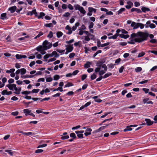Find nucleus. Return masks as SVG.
I'll return each instance as SVG.
<instances>
[{"label": "nucleus", "instance_id": "f257e3e1", "mask_svg": "<svg viewBox=\"0 0 157 157\" xmlns=\"http://www.w3.org/2000/svg\"><path fill=\"white\" fill-rule=\"evenodd\" d=\"M149 33L146 32H139L137 33H133L131 35V38H134L135 37H140V38L135 39V42L141 43L147 40Z\"/></svg>", "mask_w": 157, "mask_h": 157}, {"label": "nucleus", "instance_id": "f03ea898", "mask_svg": "<svg viewBox=\"0 0 157 157\" xmlns=\"http://www.w3.org/2000/svg\"><path fill=\"white\" fill-rule=\"evenodd\" d=\"M48 44V41L47 40H45L43 43V45H44V48L43 49L41 52H40V53L42 54H44L46 53V52L45 50H46L47 49L50 48L52 47L51 44H49V46H47L46 44Z\"/></svg>", "mask_w": 157, "mask_h": 157}, {"label": "nucleus", "instance_id": "7ed1b4c3", "mask_svg": "<svg viewBox=\"0 0 157 157\" xmlns=\"http://www.w3.org/2000/svg\"><path fill=\"white\" fill-rule=\"evenodd\" d=\"M74 7L76 10H78L81 13L84 14L86 13V12L84 10L82 6H80L79 5H75Z\"/></svg>", "mask_w": 157, "mask_h": 157}, {"label": "nucleus", "instance_id": "20e7f679", "mask_svg": "<svg viewBox=\"0 0 157 157\" xmlns=\"http://www.w3.org/2000/svg\"><path fill=\"white\" fill-rule=\"evenodd\" d=\"M31 110L28 109H25L23 110V113L25 114L26 116L28 115H31L33 117H35V115L33 113H31Z\"/></svg>", "mask_w": 157, "mask_h": 157}, {"label": "nucleus", "instance_id": "39448f33", "mask_svg": "<svg viewBox=\"0 0 157 157\" xmlns=\"http://www.w3.org/2000/svg\"><path fill=\"white\" fill-rule=\"evenodd\" d=\"M6 87H8L10 90H13L16 89V85L15 84H8L6 85Z\"/></svg>", "mask_w": 157, "mask_h": 157}, {"label": "nucleus", "instance_id": "423d86ee", "mask_svg": "<svg viewBox=\"0 0 157 157\" xmlns=\"http://www.w3.org/2000/svg\"><path fill=\"white\" fill-rule=\"evenodd\" d=\"M92 131V129L91 128H87L85 130V132L84 133L85 135L87 136L88 135L91 134V132Z\"/></svg>", "mask_w": 157, "mask_h": 157}, {"label": "nucleus", "instance_id": "0eeeda50", "mask_svg": "<svg viewBox=\"0 0 157 157\" xmlns=\"http://www.w3.org/2000/svg\"><path fill=\"white\" fill-rule=\"evenodd\" d=\"M33 14H34L35 17H37V13L36 12V10H33L32 11H29L27 13V15H30L32 16Z\"/></svg>", "mask_w": 157, "mask_h": 157}, {"label": "nucleus", "instance_id": "6e6552de", "mask_svg": "<svg viewBox=\"0 0 157 157\" xmlns=\"http://www.w3.org/2000/svg\"><path fill=\"white\" fill-rule=\"evenodd\" d=\"M131 26L133 27V29H136L139 27L138 23H136L133 21L132 22Z\"/></svg>", "mask_w": 157, "mask_h": 157}, {"label": "nucleus", "instance_id": "1a4fd4ad", "mask_svg": "<svg viewBox=\"0 0 157 157\" xmlns=\"http://www.w3.org/2000/svg\"><path fill=\"white\" fill-rule=\"evenodd\" d=\"M12 92L11 91H7L6 90H4L3 91H2L1 92V93L2 95H9L12 94Z\"/></svg>", "mask_w": 157, "mask_h": 157}, {"label": "nucleus", "instance_id": "9d476101", "mask_svg": "<svg viewBox=\"0 0 157 157\" xmlns=\"http://www.w3.org/2000/svg\"><path fill=\"white\" fill-rule=\"evenodd\" d=\"M145 121L146 122L147 125L148 126L151 125L154 123L153 121H151V120L149 119H146Z\"/></svg>", "mask_w": 157, "mask_h": 157}, {"label": "nucleus", "instance_id": "9b49d317", "mask_svg": "<svg viewBox=\"0 0 157 157\" xmlns=\"http://www.w3.org/2000/svg\"><path fill=\"white\" fill-rule=\"evenodd\" d=\"M66 29L68 30V32L67 34H70L72 33V30H71V28L70 27L69 25H67L65 28Z\"/></svg>", "mask_w": 157, "mask_h": 157}, {"label": "nucleus", "instance_id": "f8f14e48", "mask_svg": "<svg viewBox=\"0 0 157 157\" xmlns=\"http://www.w3.org/2000/svg\"><path fill=\"white\" fill-rule=\"evenodd\" d=\"M131 12L136 11L138 13H141L142 12V11L140 9L136 8H132L131 9Z\"/></svg>", "mask_w": 157, "mask_h": 157}, {"label": "nucleus", "instance_id": "ddd939ff", "mask_svg": "<svg viewBox=\"0 0 157 157\" xmlns=\"http://www.w3.org/2000/svg\"><path fill=\"white\" fill-rule=\"evenodd\" d=\"M2 84H1V88L2 87L5 86V83L7 81V79L6 78L4 77L2 79Z\"/></svg>", "mask_w": 157, "mask_h": 157}, {"label": "nucleus", "instance_id": "4468645a", "mask_svg": "<svg viewBox=\"0 0 157 157\" xmlns=\"http://www.w3.org/2000/svg\"><path fill=\"white\" fill-rule=\"evenodd\" d=\"M77 131H75V133L77 134V136L78 138L82 139L83 138V135L79 132H77Z\"/></svg>", "mask_w": 157, "mask_h": 157}, {"label": "nucleus", "instance_id": "2eb2a0df", "mask_svg": "<svg viewBox=\"0 0 157 157\" xmlns=\"http://www.w3.org/2000/svg\"><path fill=\"white\" fill-rule=\"evenodd\" d=\"M16 8V7L15 6H14L9 8V10L11 13H13L15 11Z\"/></svg>", "mask_w": 157, "mask_h": 157}, {"label": "nucleus", "instance_id": "dca6fc26", "mask_svg": "<svg viewBox=\"0 0 157 157\" xmlns=\"http://www.w3.org/2000/svg\"><path fill=\"white\" fill-rule=\"evenodd\" d=\"M43 46H40L36 48V50H37L38 51L40 52L44 48V45H43Z\"/></svg>", "mask_w": 157, "mask_h": 157}, {"label": "nucleus", "instance_id": "f3484780", "mask_svg": "<svg viewBox=\"0 0 157 157\" xmlns=\"http://www.w3.org/2000/svg\"><path fill=\"white\" fill-rule=\"evenodd\" d=\"M73 48L72 45H69L66 49V50L68 51L69 52H71L72 51Z\"/></svg>", "mask_w": 157, "mask_h": 157}, {"label": "nucleus", "instance_id": "a211bd4d", "mask_svg": "<svg viewBox=\"0 0 157 157\" xmlns=\"http://www.w3.org/2000/svg\"><path fill=\"white\" fill-rule=\"evenodd\" d=\"M34 76V75H21V78H33Z\"/></svg>", "mask_w": 157, "mask_h": 157}, {"label": "nucleus", "instance_id": "6ab92c4d", "mask_svg": "<svg viewBox=\"0 0 157 157\" xmlns=\"http://www.w3.org/2000/svg\"><path fill=\"white\" fill-rule=\"evenodd\" d=\"M21 88L20 87L18 88H17V87H16V89H15V90L16 92H14V93L17 94H20V91L21 90Z\"/></svg>", "mask_w": 157, "mask_h": 157}, {"label": "nucleus", "instance_id": "aec40b11", "mask_svg": "<svg viewBox=\"0 0 157 157\" xmlns=\"http://www.w3.org/2000/svg\"><path fill=\"white\" fill-rule=\"evenodd\" d=\"M6 13H3L1 15V19L2 20H4L5 19H7L6 17Z\"/></svg>", "mask_w": 157, "mask_h": 157}, {"label": "nucleus", "instance_id": "412c9836", "mask_svg": "<svg viewBox=\"0 0 157 157\" xmlns=\"http://www.w3.org/2000/svg\"><path fill=\"white\" fill-rule=\"evenodd\" d=\"M141 10L144 13H145L146 11H148L150 10L149 8L145 7H142L141 8Z\"/></svg>", "mask_w": 157, "mask_h": 157}, {"label": "nucleus", "instance_id": "4be33fe9", "mask_svg": "<svg viewBox=\"0 0 157 157\" xmlns=\"http://www.w3.org/2000/svg\"><path fill=\"white\" fill-rule=\"evenodd\" d=\"M132 130V128H131L130 126H128L126 127V128L124 130V131L126 132L127 131H130Z\"/></svg>", "mask_w": 157, "mask_h": 157}, {"label": "nucleus", "instance_id": "5701e85b", "mask_svg": "<svg viewBox=\"0 0 157 157\" xmlns=\"http://www.w3.org/2000/svg\"><path fill=\"white\" fill-rule=\"evenodd\" d=\"M88 9L89 12H92L93 11L94 13H95L96 11V9L92 7H89Z\"/></svg>", "mask_w": 157, "mask_h": 157}, {"label": "nucleus", "instance_id": "b1692460", "mask_svg": "<svg viewBox=\"0 0 157 157\" xmlns=\"http://www.w3.org/2000/svg\"><path fill=\"white\" fill-rule=\"evenodd\" d=\"M21 70L20 71V73L21 74V75H23L25 74L26 71V70L25 68H21L20 69Z\"/></svg>", "mask_w": 157, "mask_h": 157}, {"label": "nucleus", "instance_id": "393cba45", "mask_svg": "<svg viewBox=\"0 0 157 157\" xmlns=\"http://www.w3.org/2000/svg\"><path fill=\"white\" fill-rule=\"evenodd\" d=\"M91 63L89 62H87L86 63L84 64V67L85 68H87L90 67V65Z\"/></svg>", "mask_w": 157, "mask_h": 157}, {"label": "nucleus", "instance_id": "a878e982", "mask_svg": "<svg viewBox=\"0 0 157 157\" xmlns=\"http://www.w3.org/2000/svg\"><path fill=\"white\" fill-rule=\"evenodd\" d=\"M129 35H128L127 34L126 35H124L123 34H121L120 35V37L122 38H124V39H127L129 37Z\"/></svg>", "mask_w": 157, "mask_h": 157}, {"label": "nucleus", "instance_id": "bb28decb", "mask_svg": "<svg viewBox=\"0 0 157 157\" xmlns=\"http://www.w3.org/2000/svg\"><path fill=\"white\" fill-rule=\"evenodd\" d=\"M63 34V33L61 32H58L56 33L57 36L59 38L62 36Z\"/></svg>", "mask_w": 157, "mask_h": 157}, {"label": "nucleus", "instance_id": "cd10ccee", "mask_svg": "<svg viewBox=\"0 0 157 157\" xmlns=\"http://www.w3.org/2000/svg\"><path fill=\"white\" fill-rule=\"evenodd\" d=\"M125 10V8H121L117 12L118 15H119L120 13H121L122 12L124 11Z\"/></svg>", "mask_w": 157, "mask_h": 157}, {"label": "nucleus", "instance_id": "c85d7f7f", "mask_svg": "<svg viewBox=\"0 0 157 157\" xmlns=\"http://www.w3.org/2000/svg\"><path fill=\"white\" fill-rule=\"evenodd\" d=\"M52 54L55 57H58L59 56V55L57 53L56 51H54L53 52Z\"/></svg>", "mask_w": 157, "mask_h": 157}, {"label": "nucleus", "instance_id": "c756f323", "mask_svg": "<svg viewBox=\"0 0 157 157\" xmlns=\"http://www.w3.org/2000/svg\"><path fill=\"white\" fill-rule=\"evenodd\" d=\"M89 36L90 39L93 40H95V36L93 35L90 33L89 34Z\"/></svg>", "mask_w": 157, "mask_h": 157}, {"label": "nucleus", "instance_id": "7c9ffc66", "mask_svg": "<svg viewBox=\"0 0 157 157\" xmlns=\"http://www.w3.org/2000/svg\"><path fill=\"white\" fill-rule=\"evenodd\" d=\"M61 137V139L62 140H66L68 139L69 138V136L68 135L63 136L62 135Z\"/></svg>", "mask_w": 157, "mask_h": 157}, {"label": "nucleus", "instance_id": "2f4dec72", "mask_svg": "<svg viewBox=\"0 0 157 157\" xmlns=\"http://www.w3.org/2000/svg\"><path fill=\"white\" fill-rule=\"evenodd\" d=\"M142 70V68L140 67H138L135 69V71L136 72H138L141 71Z\"/></svg>", "mask_w": 157, "mask_h": 157}, {"label": "nucleus", "instance_id": "473e14b6", "mask_svg": "<svg viewBox=\"0 0 157 157\" xmlns=\"http://www.w3.org/2000/svg\"><path fill=\"white\" fill-rule=\"evenodd\" d=\"M45 15V14L44 13L41 12L40 13V15L39 16H38L37 15V17L38 18L40 19L41 18H43V17Z\"/></svg>", "mask_w": 157, "mask_h": 157}, {"label": "nucleus", "instance_id": "72a5a7b5", "mask_svg": "<svg viewBox=\"0 0 157 157\" xmlns=\"http://www.w3.org/2000/svg\"><path fill=\"white\" fill-rule=\"evenodd\" d=\"M70 136L73 138L75 139L76 138V136L75 134L74 133H71L70 134Z\"/></svg>", "mask_w": 157, "mask_h": 157}, {"label": "nucleus", "instance_id": "f704fd0d", "mask_svg": "<svg viewBox=\"0 0 157 157\" xmlns=\"http://www.w3.org/2000/svg\"><path fill=\"white\" fill-rule=\"evenodd\" d=\"M112 75V73H107L105 74L104 76L103 77V78H106L109 76H111Z\"/></svg>", "mask_w": 157, "mask_h": 157}, {"label": "nucleus", "instance_id": "c9c22d12", "mask_svg": "<svg viewBox=\"0 0 157 157\" xmlns=\"http://www.w3.org/2000/svg\"><path fill=\"white\" fill-rule=\"evenodd\" d=\"M15 70V69L12 68L10 70H7L6 71V73H12Z\"/></svg>", "mask_w": 157, "mask_h": 157}, {"label": "nucleus", "instance_id": "e433bc0d", "mask_svg": "<svg viewBox=\"0 0 157 157\" xmlns=\"http://www.w3.org/2000/svg\"><path fill=\"white\" fill-rule=\"evenodd\" d=\"M102 65L103 64H102L101 62L100 61H99L97 62L96 66H97L98 67H102Z\"/></svg>", "mask_w": 157, "mask_h": 157}, {"label": "nucleus", "instance_id": "4c0bfd02", "mask_svg": "<svg viewBox=\"0 0 157 157\" xmlns=\"http://www.w3.org/2000/svg\"><path fill=\"white\" fill-rule=\"evenodd\" d=\"M59 78L60 77L59 75H55L54 76L53 79L54 80H58Z\"/></svg>", "mask_w": 157, "mask_h": 157}, {"label": "nucleus", "instance_id": "58836bf2", "mask_svg": "<svg viewBox=\"0 0 157 157\" xmlns=\"http://www.w3.org/2000/svg\"><path fill=\"white\" fill-rule=\"evenodd\" d=\"M5 151L6 152H8L9 154L11 156L13 155V153L12 152L11 150H5Z\"/></svg>", "mask_w": 157, "mask_h": 157}, {"label": "nucleus", "instance_id": "ea45409f", "mask_svg": "<svg viewBox=\"0 0 157 157\" xmlns=\"http://www.w3.org/2000/svg\"><path fill=\"white\" fill-rule=\"evenodd\" d=\"M59 90L60 92H62L63 91L62 87H58L57 89H55L53 90V91H56Z\"/></svg>", "mask_w": 157, "mask_h": 157}, {"label": "nucleus", "instance_id": "a19ab883", "mask_svg": "<svg viewBox=\"0 0 157 157\" xmlns=\"http://www.w3.org/2000/svg\"><path fill=\"white\" fill-rule=\"evenodd\" d=\"M96 78V75L94 73L91 76V80H93L95 79Z\"/></svg>", "mask_w": 157, "mask_h": 157}, {"label": "nucleus", "instance_id": "79ce46f5", "mask_svg": "<svg viewBox=\"0 0 157 157\" xmlns=\"http://www.w3.org/2000/svg\"><path fill=\"white\" fill-rule=\"evenodd\" d=\"M43 34V33L41 32H40L39 33V34L37 35L35 37H34V39H36L37 38L40 37Z\"/></svg>", "mask_w": 157, "mask_h": 157}, {"label": "nucleus", "instance_id": "37998d69", "mask_svg": "<svg viewBox=\"0 0 157 157\" xmlns=\"http://www.w3.org/2000/svg\"><path fill=\"white\" fill-rule=\"evenodd\" d=\"M70 15V13L69 12L65 13L63 15V17H68Z\"/></svg>", "mask_w": 157, "mask_h": 157}, {"label": "nucleus", "instance_id": "c03bdc74", "mask_svg": "<svg viewBox=\"0 0 157 157\" xmlns=\"http://www.w3.org/2000/svg\"><path fill=\"white\" fill-rule=\"evenodd\" d=\"M145 54V53L144 52H141L139 53L138 56V57L139 58L142 57Z\"/></svg>", "mask_w": 157, "mask_h": 157}, {"label": "nucleus", "instance_id": "a18cd8bd", "mask_svg": "<svg viewBox=\"0 0 157 157\" xmlns=\"http://www.w3.org/2000/svg\"><path fill=\"white\" fill-rule=\"evenodd\" d=\"M45 26L47 27H53V25L52 23H50L49 24H47L45 25Z\"/></svg>", "mask_w": 157, "mask_h": 157}, {"label": "nucleus", "instance_id": "49530a36", "mask_svg": "<svg viewBox=\"0 0 157 157\" xmlns=\"http://www.w3.org/2000/svg\"><path fill=\"white\" fill-rule=\"evenodd\" d=\"M31 93L30 91H25L21 92V93L23 94H30Z\"/></svg>", "mask_w": 157, "mask_h": 157}, {"label": "nucleus", "instance_id": "de8ad7c7", "mask_svg": "<svg viewBox=\"0 0 157 157\" xmlns=\"http://www.w3.org/2000/svg\"><path fill=\"white\" fill-rule=\"evenodd\" d=\"M29 35H27L26 36H25L24 37H21V38H18V40H25V38H28L29 37Z\"/></svg>", "mask_w": 157, "mask_h": 157}, {"label": "nucleus", "instance_id": "09e8293b", "mask_svg": "<svg viewBox=\"0 0 157 157\" xmlns=\"http://www.w3.org/2000/svg\"><path fill=\"white\" fill-rule=\"evenodd\" d=\"M53 36V33L52 31H50L49 34L48 35L47 37L51 38Z\"/></svg>", "mask_w": 157, "mask_h": 157}, {"label": "nucleus", "instance_id": "8fccbe9b", "mask_svg": "<svg viewBox=\"0 0 157 157\" xmlns=\"http://www.w3.org/2000/svg\"><path fill=\"white\" fill-rule=\"evenodd\" d=\"M16 57L17 59H19L22 58V55L17 54L15 56Z\"/></svg>", "mask_w": 157, "mask_h": 157}, {"label": "nucleus", "instance_id": "3c124183", "mask_svg": "<svg viewBox=\"0 0 157 157\" xmlns=\"http://www.w3.org/2000/svg\"><path fill=\"white\" fill-rule=\"evenodd\" d=\"M43 151V150L42 149H37L35 151V153H42Z\"/></svg>", "mask_w": 157, "mask_h": 157}, {"label": "nucleus", "instance_id": "603ef678", "mask_svg": "<svg viewBox=\"0 0 157 157\" xmlns=\"http://www.w3.org/2000/svg\"><path fill=\"white\" fill-rule=\"evenodd\" d=\"M14 82V80L13 78H10L8 81L9 84H12Z\"/></svg>", "mask_w": 157, "mask_h": 157}, {"label": "nucleus", "instance_id": "864d4df0", "mask_svg": "<svg viewBox=\"0 0 157 157\" xmlns=\"http://www.w3.org/2000/svg\"><path fill=\"white\" fill-rule=\"evenodd\" d=\"M138 26L139 27H140L141 29H143L144 27V24L140 23H138Z\"/></svg>", "mask_w": 157, "mask_h": 157}, {"label": "nucleus", "instance_id": "5fc2aeb1", "mask_svg": "<svg viewBox=\"0 0 157 157\" xmlns=\"http://www.w3.org/2000/svg\"><path fill=\"white\" fill-rule=\"evenodd\" d=\"M39 89H34L32 90V92L33 93H37L39 91Z\"/></svg>", "mask_w": 157, "mask_h": 157}, {"label": "nucleus", "instance_id": "6e6d98bb", "mask_svg": "<svg viewBox=\"0 0 157 157\" xmlns=\"http://www.w3.org/2000/svg\"><path fill=\"white\" fill-rule=\"evenodd\" d=\"M105 72L103 70L100 71L99 72V75L100 76H102L103 75L104 73H105Z\"/></svg>", "mask_w": 157, "mask_h": 157}, {"label": "nucleus", "instance_id": "4d7b16f0", "mask_svg": "<svg viewBox=\"0 0 157 157\" xmlns=\"http://www.w3.org/2000/svg\"><path fill=\"white\" fill-rule=\"evenodd\" d=\"M65 50H60L59 49H57L56 50V51L59 52V53H64V52H65Z\"/></svg>", "mask_w": 157, "mask_h": 157}, {"label": "nucleus", "instance_id": "13d9d810", "mask_svg": "<svg viewBox=\"0 0 157 157\" xmlns=\"http://www.w3.org/2000/svg\"><path fill=\"white\" fill-rule=\"evenodd\" d=\"M47 144H44L42 145H39L38 146V147H37V148H40V147H45L47 146Z\"/></svg>", "mask_w": 157, "mask_h": 157}, {"label": "nucleus", "instance_id": "bf43d9fd", "mask_svg": "<svg viewBox=\"0 0 157 157\" xmlns=\"http://www.w3.org/2000/svg\"><path fill=\"white\" fill-rule=\"evenodd\" d=\"M101 67L104 68V69L105 70V71H106L107 70V66L105 64H103L102 66Z\"/></svg>", "mask_w": 157, "mask_h": 157}, {"label": "nucleus", "instance_id": "052dcab7", "mask_svg": "<svg viewBox=\"0 0 157 157\" xmlns=\"http://www.w3.org/2000/svg\"><path fill=\"white\" fill-rule=\"evenodd\" d=\"M73 85L71 83L69 82L65 85V87H70V86H73Z\"/></svg>", "mask_w": 157, "mask_h": 157}, {"label": "nucleus", "instance_id": "680f3d73", "mask_svg": "<svg viewBox=\"0 0 157 157\" xmlns=\"http://www.w3.org/2000/svg\"><path fill=\"white\" fill-rule=\"evenodd\" d=\"M87 77V75L86 74L83 75H82L81 79L82 81H83Z\"/></svg>", "mask_w": 157, "mask_h": 157}, {"label": "nucleus", "instance_id": "e2e57ef3", "mask_svg": "<svg viewBox=\"0 0 157 157\" xmlns=\"http://www.w3.org/2000/svg\"><path fill=\"white\" fill-rule=\"evenodd\" d=\"M109 42H107V43H105V44H101V47H104L105 46H107V45H109Z\"/></svg>", "mask_w": 157, "mask_h": 157}, {"label": "nucleus", "instance_id": "0e129e2a", "mask_svg": "<svg viewBox=\"0 0 157 157\" xmlns=\"http://www.w3.org/2000/svg\"><path fill=\"white\" fill-rule=\"evenodd\" d=\"M18 112L17 111L11 113V114L13 116H15L18 115Z\"/></svg>", "mask_w": 157, "mask_h": 157}, {"label": "nucleus", "instance_id": "69168bd1", "mask_svg": "<svg viewBox=\"0 0 157 157\" xmlns=\"http://www.w3.org/2000/svg\"><path fill=\"white\" fill-rule=\"evenodd\" d=\"M100 70H101L100 67H97L95 69V71L96 73L98 72H99Z\"/></svg>", "mask_w": 157, "mask_h": 157}, {"label": "nucleus", "instance_id": "338daca9", "mask_svg": "<svg viewBox=\"0 0 157 157\" xmlns=\"http://www.w3.org/2000/svg\"><path fill=\"white\" fill-rule=\"evenodd\" d=\"M140 4L139 2H136L134 3V5L136 7H138L140 6Z\"/></svg>", "mask_w": 157, "mask_h": 157}, {"label": "nucleus", "instance_id": "774afa93", "mask_svg": "<svg viewBox=\"0 0 157 157\" xmlns=\"http://www.w3.org/2000/svg\"><path fill=\"white\" fill-rule=\"evenodd\" d=\"M149 27L153 29L155 27V25L154 24H151L149 25Z\"/></svg>", "mask_w": 157, "mask_h": 157}]
</instances>
